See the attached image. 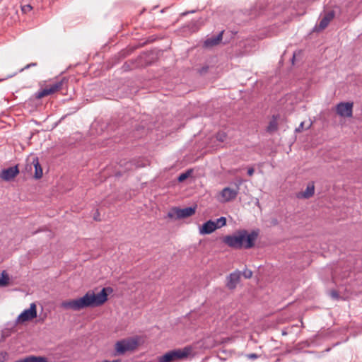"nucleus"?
<instances>
[{"label": "nucleus", "mask_w": 362, "mask_h": 362, "mask_svg": "<svg viewBox=\"0 0 362 362\" xmlns=\"http://www.w3.org/2000/svg\"><path fill=\"white\" fill-rule=\"evenodd\" d=\"M110 288H103L99 293H95L93 291L89 290L81 298L63 301L61 307L66 310L78 311L86 308L99 307L104 304L107 300V290Z\"/></svg>", "instance_id": "obj_1"}, {"label": "nucleus", "mask_w": 362, "mask_h": 362, "mask_svg": "<svg viewBox=\"0 0 362 362\" xmlns=\"http://www.w3.org/2000/svg\"><path fill=\"white\" fill-rule=\"evenodd\" d=\"M15 362H48V360L45 356H29Z\"/></svg>", "instance_id": "obj_17"}, {"label": "nucleus", "mask_w": 362, "mask_h": 362, "mask_svg": "<svg viewBox=\"0 0 362 362\" xmlns=\"http://www.w3.org/2000/svg\"><path fill=\"white\" fill-rule=\"evenodd\" d=\"M334 11H329L326 13H325L324 16L320 20V23L318 25L320 30H324L327 27L330 21L334 18Z\"/></svg>", "instance_id": "obj_13"}, {"label": "nucleus", "mask_w": 362, "mask_h": 362, "mask_svg": "<svg viewBox=\"0 0 362 362\" xmlns=\"http://www.w3.org/2000/svg\"><path fill=\"white\" fill-rule=\"evenodd\" d=\"M257 235L255 231L248 233L246 230H240L233 235L225 236L223 242L235 249H250L254 246Z\"/></svg>", "instance_id": "obj_2"}, {"label": "nucleus", "mask_w": 362, "mask_h": 362, "mask_svg": "<svg viewBox=\"0 0 362 362\" xmlns=\"http://www.w3.org/2000/svg\"><path fill=\"white\" fill-rule=\"evenodd\" d=\"M37 66V63H35V62L30 63V64H27L26 66H25L23 68L21 69L19 71L22 72L25 69H28L30 67H33V66Z\"/></svg>", "instance_id": "obj_24"}, {"label": "nucleus", "mask_w": 362, "mask_h": 362, "mask_svg": "<svg viewBox=\"0 0 362 362\" xmlns=\"http://www.w3.org/2000/svg\"><path fill=\"white\" fill-rule=\"evenodd\" d=\"M311 125H312V123H310V124H309V126H308L306 129H310V127H311Z\"/></svg>", "instance_id": "obj_35"}, {"label": "nucleus", "mask_w": 362, "mask_h": 362, "mask_svg": "<svg viewBox=\"0 0 362 362\" xmlns=\"http://www.w3.org/2000/svg\"><path fill=\"white\" fill-rule=\"evenodd\" d=\"M97 218H98V216H95L94 217V219L98 221V219Z\"/></svg>", "instance_id": "obj_36"}, {"label": "nucleus", "mask_w": 362, "mask_h": 362, "mask_svg": "<svg viewBox=\"0 0 362 362\" xmlns=\"http://www.w3.org/2000/svg\"><path fill=\"white\" fill-rule=\"evenodd\" d=\"M139 346L137 337H129L117 341L115 344V356L123 355L127 351H134Z\"/></svg>", "instance_id": "obj_4"}, {"label": "nucleus", "mask_w": 362, "mask_h": 362, "mask_svg": "<svg viewBox=\"0 0 362 362\" xmlns=\"http://www.w3.org/2000/svg\"><path fill=\"white\" fill-rule=\"evenodd\" d=\"M21 10L23 13H26L32 10V6L29 4L22 6Z\"/></svg>", "instance_id": "obj_23"}, {"label": "nucleus", "mask_w": 362, "mask_h": 362, "mask_svg": "<svg viewBox=\"0 0 362 362\" xmlns=\"http://www.w3.org/2000/svg\"><path fill=\"white\" fill-rule=\"evenodd\" d=\"M19 170L18 166L9 167L6 169L2 170L0 174V177L5 181H10L13 179L18 174Z\"/></svg>", "instance_id": "obj_11"}, {"label": "nucleus", "mask_w": 362, "mask_h": 362, "mask_svg": "<svg viewBox=\"0 0 362 362\" xmlns=\"http://www.w3.org/2000/svg\"><path fill=\"white\" fill-rule=\"evenodd\" d=\"M226 137V135L223 132H219L216 135L217 140L219 141H221V142L225 141Z\"/></svg>", "instance_id": "obj_22"}, {"label": "nucleus", "mask_w": 362, "mask_h": 362, "mask_svg": "<svg viewBox=\"0 0 362 362\" xmlns=\"http://www.w3.org/2000/svg\"><path fill=\"white\" fill-rule=\"evenodd\" d=\"M4 361V356L2 354H0V362H3Z\"/></svg>", "instance_id": "obj_32"}, {"label": "nucleus", "mask_w": 362, "mask_h": 362, "mask_svg": "<svg viewBox=\"0 0 362 362\" xmlns=\"http://www.w3.org/2000/svg\"><path fill=\"white\" fill-rule=\"evenodd\" d=\"M295 57H296V53H294V54H293V59H292V61H293V60H294Z\"/></svg>", "instance_id": "obj_34"}, {"label": "nucleus", "mask_w": 362, "mask_h": 362, "mask_svg": "<svg viewBox=\"0 0 362 362\" xmlns=\"http://www.w3.org/2000/svg\"><path fill=\"white\" fill-rule=\"evenodd\" d=\"M217 229L214 221L209 220L205 222L199 228L201 235L211 234Z\"/></svg>", "instance_id": "obj_12"}, {"label": "nucleus", "mask_w": 362, "mask_h": 362, "mask_svg": "<svg viewBox=\"0 0 362 362\" xmlns=\"http://www.w3.org/2000/svg\"><path fill=\"white\" fill-rule=\"evenodd\" d=\"M223 33V31H221L216 36H213L211 37L206 39L204 41V47H213V46H215V45L219 44V42L222 40Z\"/></svg>", "instance_id": "obj_14"}, {"label": "nucleus", "mask_w": 362, "mask_h": 362, "mask_svg": "<svg viewBox=\"0 0 362 362\" xmlns=\"http://www.w3.org/2000/svg\"><path fill=\"white\" fill-rule=\"evenodd\" d=\"M267 130L268 131H270L272 130V121L269 122L268 124V126H267Z\"/></svg>", "instance_id": "obj_29"}, {"label": "nucleus", "mask_w": 362, "mask_h": 362, "mask_svg": "<svg viewBox=\"0 0 362 362\" xmlns=\"http://www.w3.org/2000/svg\"><path fill=\"white\" fill-rule=\"evenodd\" d=\"M102 362H121L119 360H114L112 361H107V360H104Z\"/></svg>", "instance_id": "obj_31"}, {"label": "nucleus", "mask_w": 362, "mask_h": 362, "mask_svg": "<svg viewBox=\"0 0 362 362\" xmlns=\"http://www.w3.org/2000/svg\"><path fill=\"white\" fill-rule=\"evenodd\" d=\"M37 317V307L35 303L30 305L28 309L24 310L16 318V324L23 323Z\"/></svg>", "instance_id": "obj_7"}, {"label": "nucleus", "mask_w": 362, "mask_h": 362, "mask_svg": "<svg viewBox=\"0 0 362 362\" xmlns=\"http://www.w3.org/2000/svg\"><path fill=\"white\" fill-rule=\"evenodd\" d=\"M255 170L252 168H250L248 170H247V175L249 176H252L254 173Z\"/></svg>", "instance_id": "obj_27"}, {"label": "nucleus", "mask_w": 362, "mask_h": 362, "mask_svg": "<svg viewBox=\"0 0 362 362\" xmlns=\"http://www.w3.org/2000/svg\"><path fill=\"white\" fill-rule=\"evenodd\" d=\"M337 113L343 117H351L353 113L352 103H339L336 106Z\"/></svg>", "instance_id": "obj_9"}, {"label": "nucleus", "mask_w": 362, "mask_h": 362, "mask_svg": "<svg viewBox=\"0 0 362 362\" xmlns=\"http://www.w3.org/2000/svg\"><path fill=\"white\" fill-rule=\"evenodd\" d=\"M248 356L250 358H257V355L255 354H250Z\"/></svg>", "instance_id": "obj_30"}, {"label": "nucleus", "mask_w": 362, "mask_h": 362, "mask_svg": "<svg viewBox=\"0 0 362 362\" xmlns=\"http://www.w3.org/2000/svg\"><path fill=\"white\" fill-rule=\"evenodd\" d=\"M330 296H332V298H333L334 299L339 298V293L336 291H332L330 292Z\"/></svg>", "instance_id": "obj_25"}, {"label": "nucleus", "mask_w": 362, "mask_h": 362, "mask_svg": "<svg viewBox=\"0 0 362 362\" xmlns=\"http://www.w3.org/2000/svg\"><path fill=\"white\" fill-rule=\"evenodd\" d=\"M314 192H315V186H314V184L312 182V183H310L308 185V186L304 192H302L298 194V197L308 199L314 194Z\"/></svg>", "instance_id": "obj_15"}, {"label": "nucleus", "mask_w": 362, "mask_h": 362, "mask_svg": "<svg viewBox=\"0 0 362 362\" xmlns=\"http://www.w3.org/2000/svg\"><path fill=\"white\" fill-rule=\"evenodd\" d=\"M68 81L63 78L61 80L57 81L52 84L46 86V87L42 90H40L35 93V98L37 99H41L47 95H52L56 92L63 90L66 88Z\"/></svg>", "instance_id": "obj_5"}, {"label": "nucleus", "mask_w": 362, "mask_h": 362, "mask_svg": "<svg viewBox=\"0 0 362 362\" xmlns=\"http://www.w3.org/2000/svg\"><path fill=\"white\" fill-rule=\"evenodd\" d=\"M304 128V122H300L298 128L296 129V132H300Z\"/></svg>", "instance_id": "obj_26"}, {"label": "nucleus", "mask_w": 362, "mask_h": 362, "mask_svg": "<svg viewBox=\"0 0 362 362\" xmlns=\"http://www.w3.org/2000/svg\"><path fill=\"white\" fill-rule=\"evenodd\" d=\"M195 206H189L184 209L173 208L168 214V216L170 218L180 219L189 217L195 214Z\"/></svg>", "instance_id": "obj_6"}, {"label": "nucleus", "mask_w": 362, "mask_h": 362, "mask_svg": "<svg viewBox=\"0 0 362 362\" xmlns=\"http://www.w3.org/2000/svg\"><path fill=\"white\" fill-rule=\"evenodd\" d=\"M191 174V170H187V172L184 173H182L180 174L178 177H177V180L180 182H182L183 181H185L187 177H189V176Z\"/></svg>", "instance_id": "obj_20"}, {"label": "nucleus", "mask_w": 362, "mask_h": 362, "mask_svg": "<svg viewBox=\"0 0 362 362\" xmlns=\"http://www.w3.org/2000/svg\"><path fill=\"white\" fill-rule=\"evenodd\" d=\"M9 276L6 271H3L1 273L0 277V287H5L9 284Z\"/></svg>", "instance_id": "obj_18"}, {"label": "nucleus", "mask_w": 362, "mask_h": 362, "mask_svg": "<svg viewBox=\"0 0 362 362\" xmlns=\"http://www.w3.org/2000/svg\"><path fill=\"white\" fill-rule=\"evenodd\" d=\"M97 218H98V216H95L94 217V219L98 221V219Z\"/></svg>", "instance_id": "obj_37"}, {"label": "nucleus", "mask_w": 362, "mask_h": 362, "mask_svg": "<svg viewBox=\"0 0 362 362\" xmlns=\"http://www.w3.org/2000/svg\"><path fill=\"white\" fill-rule=\"evenodd\" d=\"M193 348L192 346H186L182 349H176L166 352L164 355L158 358V362H177L187 359L192 355Z\"/></svg>", "instance_id": "obj_3"}, {"label": "nucleus", "mask_w": 362, "mask_h": 362, "mask_svg": "<svg viewBox=\"0 0 362 362\" xmlns=\"http://www.w3.org/2000/svg\"><path fill=\"white\" fill-rule=\"evenodd\" d=\"M245 279H250L252 276V272L250 269H245L242 273Z\"/></svg>", "instance_id": "obj_21"}, {"label": "nucleus", "mask_w": 362, "mask_h": 362, "mask_svg": "<svg viewBox=\"0 0 362 362\" xmlns=\"http://www.w3.org/2000/svg\"><path fill=\"white\" fill-rule=\"evenodd\" d=\"M259 7L260 9H263V8L262 7V5H261V2H259Z\"/></svg>", "instance_id": "obj_33"}, {"label": "nucleus", "mask_w": 362, "mask_h": 362, "mask_svg": "<svg viewBox=\"0 0 362 362\" xmlns=\"http://www.w3.org/2000/svg\"><path fill=\"white\" fill-rule=\"evenodd\" d=\"M217 228H220L226 224V218L225 217H220L214 221Z\"/></svg>", "instance_id": "obj_19"}, {"label": "nucleus", "mask_w": 362, "mask_h": 362, "mask_svg": "<svg viewBox=\"0 0 362 362\" xmlns=\"http://www.w3.org/2000/svg\"><path fill=\"white\" fill-rule=\"evenodd\" d=\"M238 185H236L235 189H232L228 187L223 188L219 194V201L221 202H228L235 199L238 194Z\"/></svg>", "instance_id": "obj_8"}, {"label": "nucleus", "mask_w": 362, "mask_h": 362, "mask_svg": "<svg viewBox=\"0 0 362 362\" xmlns=\"http://www.w3.org/2000/svg\"><path fill=\"white\" fill-rule=\"evenodd\" d=\"M272 127H273V131H274L276 129V124H275V119H274V116H273V124H272Z\"/></svg>", "instance_id": "obj_28"}, {"label": "nucleus", "mask_w": 362, "mask_h": 362, "mask_svg": "<svg viewBox=\"0 0 362 362\" xmlns=\"http://www.w3.org/2000/svg\"><path fill=\"white\" fill-rule=\"evenodd\" d=\"M32 164L35 167V177L36 179H40L42 177V168L39 163V159L37 157H35L33 158Z\"/></svg>", "instance_id": "obj_16"}, {"label": "nucleus", "mask_w": 362, "mask_h": 362, "mask_svg": "<svg viewBox=\"0 0 362 362\" xmlns=\"http://www.w3.org/2000/svg\"><path fill=\"white\" fill-rule=\"evenodd\" d=\"M241 272L239 270L230 274L226 277V287L230 290H234L240 281Z\"/></svg>", "instance_id": "obj_10"}]
</instances>
